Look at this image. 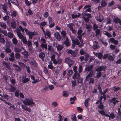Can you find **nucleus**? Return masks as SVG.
Masks as SVG:
<instances>
[{
  "label": "nucleus",
  "instance_id": "1",
  "mask_svg": "<svg viewBox=\"0 0 121 121\" xmlns=\"http://www.w3.org/2000/svg\"><path fill=\"white\" fill-rule=\"evenodd\" d=\"M82 16V18L84 19L85 22L86 23H88L89 21L90 18L92 17L91 14V13H83L81 14Z\"/></svg>",
  "mask_w": 121,
  "mask_h": 121
},
{
  "label": "nucleus",
  "instance_id": "2",
  "mask_svg": "<svg viewBox=\"0 0 121 121\" xmlns=\"http://www.w3.org/2000/svg\"><path fill=\"white\" fill-rule=\"evenodd\" d=\"M23 102L24 104L28 106H32L33 104L34 106L35 105V104L33 102L32 99L31 98L28 99H26V100H24Z\"/></svg>",
  "mask_w": 121,
  "mask_h": 121
},
{
  "label": "nucleus",
  "instance_id": "3",
  "mask_svg": "<svg viewBox=\"0 0 121 121\" xmlns=\"http://www.w3.org/2000/svg\"><path fill=\"white\" fill-rule=\"evenodd\" d=\"M25 31L26 35L29 36V38L30 39H32L33 36L35 35L34 32H30L27 29H25Z\"/></svg>",
  "mask_w": 121,
  "mask_h": 121
},
{
  "label": "nucleus",
  "instance_id": "4",
  "mask_svg": "<svg viewBox=\"0 0 121 121\" xmlns=\"http://www.w3.org/2000/svg\"><path fill=\"white\" fill-rule=\"evenodd\" d=\"M65 63L68 64L69 67H70L74 63V61L70 59L69 57L66 58L65 59Z\"/></svg>",
  "mask_w": 121,
  "mask_h": 121
},
{
  "label": "nucleus",
  "instance_id": "5",
  "mask_svg": "<svg viewBox=\"0 0 121 121\" xmlns=\"http://www.w3.org/2000/svg\"><path fill=\"white\" fill-rule=\"evenodd\" d=\"M117 98L113 97L111 99H109V104H110L111 103L112 104H113L114 106H115L116 104L119 102V101L117 100Z\"/></svg>",
  "mask_w": 121,
  "mask_h": 121
},
{
  "label": "nucleus",
  "instance_id": "6",
  "mask_svg": "<svg viewBox=\"0 0 121 121\" xmlns=\"http://www.w3.org/2000/svg\"><path fill=\"white\" fill-rule=\"evenodd\" d=\"M10 45L9 43L6 44L5 46V48L4 50L5 52L7 53H10L11 52V50L10 48Z\"/></svg>",
  "mask_w": 121,
  "mask_h": 121
},
{
  "label": "nucleus",
  "instance_id": "7",
  "mask_svg": "<svg viewBox=\"0 0 121 121\" xmlns=\"http://www.w3.org/2000/svg\"><path fill=\"white\" fill-rule=\"evenodd\" d=\"M106 67L103 65H101L98 67L95 70L97 72H101L102 71H105L106 70Z\"/></svg>",
  "mask_w": 121,
  "mask_h": 121
},
{
  "label": "nucleus",
  "instance_id": "8",
  "mask_svg": "<svg viewBox=\"0 0 121 121\" xmlns=\"http://www.w3.org/2000/svg\"><path fill=\"white\" fill-rule=\"evenodd\" d=\"M29 51H31L33 49V47L31 42L30 40H28L27 43Z\"/></svg>",
  "mask_w": 121,
  "mask_h": 121
},
{
  "label": "nucleus",
  "instance_id": "9",
  "mask_svg": "<svg viewBox=\"0 0 121 121\" xmlns=\"http://www.w3.org/2000/svg\"><path fill=\"white\" fill-rule=\"evenodd\" d=\"M22 108L26 111L30 112L31 111V109L29 107L26 106L25 105L22 104L21 105Z\"/></svg>",
  "mask_w": 121,
  "mask_h": 121
},
{
  "label": "nucleus",
  "instance_id": "10",
  "mask_svg": "<svg viewBox=\"0 0 121 121\" xmlns=\"http://www.w3.org/2000/svg\"><path fill=\"white\" fill-rule=\"evenodd\" d=\"M80 76V74L79 73H78V71H77L76 72H75L74 75L73 76L72 78L74 79H78L79 78Z\"/></svg>",
  "mask_w": 121,
  "mask_h": 121
},
{
  "label": "nucleus",
  "instance_id": "11",
  "mask_svg": "<svg viewBox=\"0 0 121 121\" xmlns=\"http://www.w3.org/2000/svg\"><path fill=\"white\" fill-rule=\"evenodd\" d=\"M98 44V43L97 41H95L94 42L92 47L94 49H98L99 48V47Z\"/></svg>",
  "mask_w": 121,
  "mask_h": 121
},
{
  "label": "nucleus",
  "instance_id": "12",
  "mask_svg": "<svg viewBox=\"0 0 121 121\" xmlns=\"http://www.w3.org/2000/svg\"><path fill=\"white\" fill-rule=\"evenodd\" d=\"M68 53L69 54H71L72 56L73 57L76 56V52L74 51H73L71 50L70 49L69 50L68 52Z\"/></svg>",
  "mask_w": 121,
  "mask_h": 121
},
{
  "label": "nucleus",
  "instance_id": "13",
  "mask_svg": "<svg viewBox=\"0 0 121 121\" xmlns=\"http://www.w3.org/2000/svg\"><path fill=\"white\" fill-rule=\"evenodd\" d=\"M2 8L3 9V10L2 11L4 13H5L6 14L8 15V13L7 11L8 7L6 6L5 4H4L3 5Z\"/></svg>",
  "mask_w": 121,
  "mask_h": 121
},
{
  "label": "nucleus",
  "instance_id": "14",
  "mask_svg": "<svg viewBox=\"0 0 121 121\" xmlns=\"http://www.w3.org/2000/svg\"><path fill=\"white\" fill-rule=\"evenodd\" d=\"M30 77L31 79L32 80L34 81H33L32 82V83L33 84H35L37 82H39V81L38 80V79H36L35 80V77L34 76L31 75L30 76Z\"/></svg>",
  "mask_w": 121,
  "mask_h": 121
},
{
  "label": "nucleus",
  "instance_id": "15",
  "mask_svg": "<svg viewBox=\"0 0 121 121\" xmlns=\"http://www.w3.org/2000/svg\"><path fill=\"white\" fill-rule=\"evenodd\" d=\"M45 56V53L43 52H41L39 54V58L41 59V60L42 61H43L44 60V58Z\"/></svg>",
  "mask_w": 121,
  "mask_h": 121
},
{
  "label": "nucleus",
  "instance_id": "16",
  "mask_svg": "<svg viewBox=\"0 0 121 121\" xmlns=\"http://www.w3.org/2000/svg\"><path fill=\"white\" fill-rule=\"evenodd\" d=\"M55 36L56 38V39L58 41L60 40L61 39V37L60 35V34L58 32H57L55 33Z\"/></svg>",
  "mask_w": 121,
  "mask_h": 121
},
{
  "label": "nucleus",
  "instance_id": "17",
  "mask_svg": "<svg viewBox=\"0 0 121 121\" xmlns=\"http://www.w3.org/2000/svg\"><path fill=\"white\" fill-rule=\"evenodd\" d=\"M22 55L24 56L25 58L27 59L29 56V53L26 51H24L22 53Z\"/></svg>",
  "mask_w": 121,
  "mask_h": 121
},
{
  "label": "nucleus",
  "instance_id": "18",
  "mask_svg": "<svg viewBox=\"0 0 121 121\" xmlns=\"http://www.w3.org/2000/svg\"><path fill=\"white\" fill-rule=\"evenodd\" d=\"M22 82L23 83H25L27 82L30 81V78H26V76H24L22 78Z\"/></svg>",
  "mask_w": 121,
  "mask_h": 121
},
{
  "label": "nucleus",
  "instance_id": "19",
  "mask_svg": "<svg viewBox=\"0 0 121 121\" xmlns=\"http://www.w3.org/2000/svg\"><path fill=\"white\" fill-rule=\"evenodd\" d=\"M93 68V66L92 65L86 66L85 68V70L86 71H90Z\"/></svg>",
  "mask_w": 121,
  "mask_h": 121
},
{
  "label": "nucleus",
  "instance_id": "20",
  "mask_svg": "<svg viewBox=\"0 0 121 121\" xmlns=\"http://www.w3.org/2000/svg\"><path fill=\"white\" fill-rule=\"evenodd\" d=\"M0 26L3 29H5L6 28V24L2 22H0Z\"/></svg>",
  "mask_w": 121,
  "mask_h": 121
},
{
  "label": "nucleus",
  "instance_id": "21",
  "mask_svg": "<svg viewBox=\"0 0 121 121\" xmlns=\"http://www.w3.org/2000/svg\"><path fill=\"white\" fill-rule=\"evenodd\" d=\"M72 42L74 43L76 45H78L80 44V43L79 40L77 39H76L75 40H74L73 39H72Z\"/></svg>",
  "mask_w": 121,
  "mask_h": 121
},
{
  "label": "nucleus",
  "instance_id": "22",
  "mask_svg": "<svg viewBox=\"0 0 121 121\" xmlns=\"http://www.w3.org/2000/svg\"><path fill=\"white\" fill-rule=\"evenodd\" d=\"M113 21L114 22L116 23H119L121 22V20L119 18L117 17H116V18H114Z\"/></svg>",
  "mask_w": 121,
  "mask_h": 121
},
{
  "label": "nucleus",
  "instance_id": "23",
  "mask_svg": "<svg viewBox=\"0 0 121 121\" xmlns=\"http://www.w3.org/2000/svg\"><path fill=\"white\" fill-rule=\"evenodd\" d=\"M11 2L16 6L18 7L19 3L17 0H10Z\"/></svg>",
  "mask_w": 121,
  "mask_h": 121
},
{
  "label": "nucleus",
  "instance_id": "24",
  "mask_svg": "<svg viewBox=\"0 0 121 121\" xmlns=\"http://www.w3.org/2000/svg\"><path fill=\"white\" fill-rule=\"evenodd\" d=\"M90 99V98H88L85 100L84 103L85 106V107L87 108L88 106V102Z\"/></svg>",
  "mask_w": 121,
  "mask_h": 121
},
{
  "label": "nucleus",
  "instance_id": "25",
  "mask_svg": "<svg viewBox=\"0 0 121 121\" xmlns=\"http://www.w3.org/2000/svg\"><path fill=\"white\" fill-rule=\"evenodd\" d=\"M30 63L31 65L35 67H37V64L36 63V61L34 59H33L31 60Z\"/></svg>",
  "mask_w": 121,
  "mask_h": 121
},
{
  "label": "nucleus",
  "instance_id": "26",
  "mask_svg": "<svg viewBox=\"0 0 121 121\" xmlns=\"http://www.w3.org/2000/svg\"><path fill=\"white\" fill-rule=\"evenodd\" d=\"M71 119L73 121H77L76 117L75 115L74 114H72L71 115Z\"/></svg>",
  "mask_w": 121,
  "mask_h": 121
},
{
  "label": "nucleus",
  "instance_id": "27",
  "mask_svg": "<svg viewBox=\"0 0 121 121\" xmlns=\"http://www.w3.org/2000/svg\"><path fill=\"white\" fill-rule=\"evenodd\" d=\"M101 6L102 7H105L107 5V3L105 0H102L100 3Z\"/></svg>",
  "mask_w": 121,
  "mask_h": 121
},
{
  "label": "nucleus",
  "instance_id": "28",
  "mask_svg": "<svg viewBox=\"0 0 121 121\" xmlns=\"http://www.w3.org/2000/svg\"><path fill=\"white\" fill-rule=\"evenodd\" d=\"M42 43L41 44L40 46L42 48H45V49H47V44L46 43Z\"/></svg>",
  "mask_w": 121,
  "mask_h": 121
},
{
  "label": "nucleus",
  "instance_id": "29",
  "mask_svg": "<svg viewBox=\"0 0 121 121\" xmlns=\"http://www.w3.org/2000/svg\"><path fill=\"white\" fill-rule=\"evenodd\" d=\"M93 74V71L92 70L88 74L86 77V78L87 79L88 78L90 77H92Z\"/></svg>",
  "mask_w": 121,
  "mask_h": 121
},
{
  "label": "nucleus",
  "instance_id": "30",
  "mask_svg": "<svg viewBox=\"0 0 121 121\" xmlns=\"http://www.w3.org/2000/svg\"><path fill=\"white\" fill-rule=\"evenodd\" d=\"M10 86L11 87V88H10V91L11 92H15L16 90L15 87L14 86H12L11 85H10Z\"/></svg>",
  "mask_w": 121,
  "mask_h": 121
},
{
  "label": "nucleus",
  "instance_id": "31",
  "mask_svg": "<svg viewBox=\"0 0 121 121\" xmlns=\"http://www.w3.org/2000/svg\"><path fill=\"white\" fill-rule=\"evenodd\" d=\"M98 108L101 110H103L104 109V106L102 103H100L99 105Z\"/></svg>",
  "mask_w": 121,
  "mask_h": 121
},
{
  "label": "nucleus",
  "instance_id": "32",
  "mask_svg": "<svg viewBox=\"0 0 121 121\" xmlns=\"http://www.w3.org/2000/svg\"><path fill=\"white\" fill-rule=\"evenodd\" d=\"M73 24L72 23H69V25H68L67 26L69 28L70 30H71L73 29Z\"/></svg>",
  "mask_w": 121,
  "mask_h": 121
},
{
  "label": "nucleus",
  "instance_id": "33",
  "mask_svg": "<svg viewBox=\"0 0 121 121\" xmlns=\"http://www.w3.org/2000/svg\"><path fill=\"white\" fill-rule=\"evenodd\" d=\"M104 32L105 33H104V35L107 36L108 37L110 38L112 36L111 34L110 33H109L108 32L106 31H104Z\"/></svg>",
  "mask_w": 121,
  "mask_h": 121
},
{
  "label": "nucleus",
  "instance_id": "34",
  "mask_svg": "<svg viewBox=\"0 0 121 121\" xmlns=\"http://www.w3.org/2000/svg\"><path fill=\"white\" fill-rule=\"evenodd\" d=\"M86 28L88 30L90 31L91 30V28H92V26L89 24H86Z\"/></svg>",
  "mask_w": 121,
  "mask_h": 121
},
{
  "label": "nucleus",
  "instance_id": "35",
  "mask_svg": "<svg viewBox=\"0 0 121 121\" xmlns=\"http://www.w3.org/2000/svg\"><path fill=\"white\" fill-rule=\"evenodd\" d=\"M15 58L17 59H19L21 57V55L18 53H16L15 54Z\"/></svg>",
  "mask_w": 121,
  "mask_h": 121
},
{
  "label": "nucleus",
  "instance_id": "36",
  "mask_svg": "<svg viewBox=\"0 0 121 121\" xmlns=\"http://www.w3.org/2000/svg\"><path fill=\"white\" fill-rule=\"evenodd\" d=\"M116 87L115 86H114L113 87L114 89L113 90L115 92L118 91L121 89V88L120 87H117L116 88Z\"/></svg>",
  "mask_w": 121,
  "mask_h": 121
},
{
  "label": "nucleus",
  "instance_id": "37",
  "mask_svg": "<svg viewBox=\"0 0 121 121\" xmlns=\"http://www.w3.org/2000/svg\"><path fill=\"white\" fill-rule=\"evenodd\" d=\"M17 14V12L16 11H13L11 14L12 16L13 17H15Z\"/></svg>",
  "mask_w": 121,
  "mask_h": 121
},
{
  "label": "nucleus",
  "instance_id": "38",
  "mask_svg": "<svg viewBox=\"0 0 121 121\" xmlns=\"http://www.w3.org/2000/svg\"><path fill=\"white\" fill-rule=\"evenodd\" d=\"M7 35L8 37L10 38H12L13 37V34L11 32H9Z\"/></svg>",
  "mask_w": 121,
  "mask_h": 121
},
{
  "label": "nucleus",
  "instance_id": "39",
  "mask_svg": "<svg viewBox=\"0 0 121 121\" xmlns=\"http://www.w3.org/2000/svg\"><path fill=\"white\" fill-rule=\"evenodd\" d=\"M71 83L72 84V88L73 87H74L76 85V80H74V81H72Z\"/></svg>",
  "mask_w": 121,
  "mask_h": 121
},
{
  "label": "nucleus",
  "instance_id": "40",
  "mask_svg": "<svg viewBox=\"0 0 121 121\" xmlns=\"http://www.w3.org/2000/svg\"><path fill=\"white\" fill-rule=\"evenodd\" d=\"M19 91L18 90H16V91L15 92V96L16 97H18L19 95Z\"/></svg>",
  "mask_w": 121,
  "mask_h": 121
},
{
  "label": "nucleus",
  "instance_id": "41",
  "mask_svg": "<svg viewBox=\"0 0 121 121\" xmlns=\"http://www.w3.org/2000/svg\"><path fill=\"white\" fill-rule=\"evenodd\" d=\"M25 2L27 6H30L31 4V2L28 1V0H25Z\"/></svg>",
  "mask_w": 121,
  "mask_h": 121
},
{
  "label": "nucleus",
  "instance_id": "42",
  "mask_svg": "<svg viewBox=\"0 0 121 121\" xmlns=\"http://www.w3.org/2000/svg\"><path fill=\"white\" fill-rule=\"evenodd\" d=\"M12 41L13 43L15 45L18 42L17 40L14 37Z\"/></svg>",
  "mask_w": 121,
  "mask_h": 121
},
{
  "label": "nucleus",
  "instance_id": "43",
  "mask_svg": "<svg viewBox=\"0 0 121 121\" xmlns=\"http://www.w3.org/2000/svg\"><path fill=\"white\" fill-rule=\"evenodd\" d=\"M63 47L62 45H58L56 47L57 50L60 51L62 50L63 48Z\"/></svg>",
  "mask_w": 121,
  "mask_h": 121
},
{
  "label": "nucleus",
  "instance_id": "44",
  "mask_svg": "<svg viewBox=\"0 0 121 121\" xmlns=\"http://www.w3.org/2000/svg\"><path fill=\"white\" fill-rule=\"evenodd\" d=\"M100 41L105 46H106L108 44V43L106 42L104 40H103L102 39H100Z\"/></svg>",
  "mask_w": 121,
  "mask_h": 121
},
{
  "label": "nucleus",
  "instance_id": "45",
  "mask_svg": "<svg viewBox=\"0 0 121 121\" xmlns=\"http://www.w3.org/2000/svg\"><path fill=\"white\" fill-rule=\"evenodd\" d=\"M21 49L17 47H15L14 49V51L17 53H18L21 52Z\"/></svg>",
  "mask_w": 121,
  "mask_h": 121
},
{
  "label": "nucleus",
  "instance_id": "46",
  "mask_svg": "<svg viewBox=\"0 0 121 121\" xmlns=\"http://www.w3.org/2000/svg\"><path fill=\"white\" fill-rule=\"evenodd\" d=\"M107 22L106 23V24H111L112 21V19H111L109 18H107Z\"/></svg>",
  "mask_w": 121,
  "mask_h": 121
},
{
  "label": "nucleus",
  "instance_id": "47",
  "mask_svg": "<svg viewBox=\"0 0 121 121\" xmlns=\"http://www.w3.org/2000/svg\"><path fill=\"white\" fill-rule=\"evenodd\" d=\"M11 26L12 28H15L16 27L15 23L14 22H12L11 23Z\"/></svg>",
  "mask_w": 121,
  "mask_h": 121
},
{
  "label": "nucleus",
  "instance_id": "48",
  "mask_svg": "<svg viewBox=\"0 0 121 121\" xmlns=\"http://www.w3.org/2000/svg\"><path fill=\"white\" fill-rule=\"evenodd\" d=\"M103 57V54L102 53L99 52L98 54V58L99 59H100Z\"/></svg>",
  "mask_w": 121,
  "mask_h": 121
},
{
  "label": "nucleus",
  "instance_id": "49",
  "mask_svg": "<svg viewBox=\"0 0 121 121\" xmlns=\"http://www.w3.org/2000/svg\"><path fill=\"white\" fill-rule=\"evenodd\" d=\"M61 34L62 35L63 38H65L66 33L65 31L63 30L61 33Z\"/></svg>",
  "mask_w": 121,
  "mask_h": 121
},
{
  "label": "nucleus",
  "instance_id": "50",
  "mask_svg": "<svg viewBox=\"0 0 121 121\" xmlns=\"http://www.w3.org/2000/svg\"><path fill=\"white\" fill-rule=\"evenodd\" d=\"M108 59L110 61H113L114 60V58L113 57L110 55H109L108 56Z\"/></svg>",
  "mask_w": 121,
  "mask_h": 121
},
{
  "label": "nucleus",
  "instance_id": "51",
  "mask_svg": "<svg viewBox=\"0 0 121 121\" xmlns=\"http://www.w3.org/2000/svg\"><path fill=\"white\" fill-rule=\"evenodd\" d=\"M17 35L19 38L21 39H23L24 37V36L22 35L21 33Z\"/></svg>",
  "mask_w": 121,
  "mask_h": 121
},
{
  "label": "nucleus",
  "instance_id": "52",
  "mask_svg": "<svg viewBox=\"0 0 121 121\" xmlns=\"http://www.w3.org/2000/svg\"><path fill=\"white\" fill-rule=\"evenodd\" d=\"M97 87L98 88V89L99 90V92L100 93L102 92V89L101 87V86L99 84H98L97 86Z\"/></svg>",
  "mask_w": 121,
  "mask_h": 121
},
{
  "label": "nucleus",
  "instance_id": "53",
  "mask_svg": "<svg viewBox=\"0 0 121 121\" xmlns=\"http://www.w3.org/2000/svg\"><path fill=\"white\" fill-rule=\"evenodd\" d=\"M97 73V74L96 75V77L97 78H99L101 77L102 74L101 72H98Z\"/></svg>",
  "mask_w": 121,
  "mask_h": 121
},
{
  "label": "nucleus",
  "instance_id": "54",
  "mask_svg": "<svg viewBox=\"0 0 121 121\" xmlns=\"http://www.w3.org/2000/svg\"><path fill=\"white\" fill-rule=\"evenodd\" d=\"M57 64L58 65H61L62 63V60L60 58L57 60Z\"/></svg>",
  "mask_w": 121,
  "mask_h": 121
},
{
  "label": "nucleus",
  "instance_id": "55",
  "mask_svg": "<svg viewBox=\"0 0 121 121\" xmlns=\"http://www.w3.org/2000/svg\"><path fill=\"white\" fill-rule=\"evenodd\" d=\"M118 112L117 115L118 116V117L121 118V112L120 108H118Z\"/></svg>",
  "mask_w": 121,
  "mask_h": 121
},
{
  "label": "nucleus",
  "instance_id": "56",
  "mask_svg": "<svg viewBox=\"0 0 121 121\" xmlns=\"http://www.w3.org/2000/svg\"><path fill=\"white\" fill-rule=\"evenodd\" d=\"M5 42V40L3 38H0V43L1 44H4Z\"/></svg>",
  "mask_w": 121,
  "mask_h": 121
},
{
  "label": "nucleus",
  "instance_id": "57",
  "mask_svg": "<svg viewBox=\"0 0 121 121\" xmlns=\"http://www.w3.org/2000/svg\"><path fill=\"white\" fill-rule=\"evenodd\" d=\"M85 58L84 60L86 61H87L88 60V58L89 57V55L88 54H86L85 55Z\"/></svg>",
  "mask_w": 121,
  "mask_h": 121
},
{
  "label": "nucleus",
  "instance_id": "58",
  "mask_svg": "<svg viewBox=\"0 0 121 121\" xmlns=\"http://www.w3.org/2000/svg\"><path fill=\"white\" fill-rule=\"evenodd\" d=\"M22 39V42L24 44H27L28 41H27L26 37L25 38L24 37L23 39Z\"/></svg>",
  "mask_w": 121,
  "mask_h": 121
},
{
  "label": "nucleus",
  "instance_id": "59",
  "mask_svg": "<svg viewBox=\"0 0 121 121\" xmlns=\"http://www.w3.org/2000/svg\"><path fill=\"white\" fill-rule=\"evenodd\" d=\"M102 115H104L105 114V112L103 110H99L98 111Z\"/></svg>",
  "mask_w": 121,
  "mask_h": 121
},
{
  "label": "nucleus",
  "instance_id": "60",
  "mask_svg": "<svg viewBox=\"0 0 121 121\" xmlns=\"http://www.w3.org/2000/svg\"><path fill=\"white\" fill-rule=\"evenodd\" d=\"M10 82L14 86L15 85L14 84L16 83V80L15 79H12L10 80Z\"/></svg>",
  "mask_w": 121,
  "mask_h": 121
},
{
  "label": "nucleus",
  "instance_id": "61",
  "mask_svg": "<svg viewBox=\"0 0 121 121\" xmlns=\"http://www.w3.org/2000/svg\"><path fill=\"white\" fill-rule=\"evenodd\" d=\"M23 26H25L27 25V23L25 21H22L21 22Z\"/></svg>",
  "mask_w": 121,
  "mask_h": 121
},
{
  "label": "nucleus",
  "instance_id": "62",
  "mask_svg": "<svg viewBox=\"0 0 121 121\" xmlns=\"http://www.w3.org/2000/svg\"><path fill=\"white\" fill-rule=\"evenodd\" d=\"M9 16L7 15L3 17V19L4 21H7L8 19H9Z\"/></svg>",
  "mask_w": 121,
  "mask_h": 121
},
{
  "label": "nucleus",
  "instance_id": "63",
  "mask_svg": "<svg viewBox=\"0 0 121 121\" xmlns=\"http://www.w3.org/2000/svg\"><path fill=\"white\" fill-rule=\"evenodd\" d=\"M49 13L48 12H45L43 14V17L45 18H47L48 16Z\"/></svg>",
  "mask_w": 121,
  "mask_h": 121
},
{
  "label": "nucleus",
  "instance_id": "64",
  "mask_svg": "<svg viewBox=\"0 0 121 121\" xmlns=\"http://www.w3.org/2000/svg\"><path fill=\"white\" fill-rule=\"evenodd\" d=\"M3 65L5 66L6 68H8L9 67L8 63L5 61H3Z\"/></svg>",
  "mask_w": 121,
  "mask_h": 121
}]
</instances>
